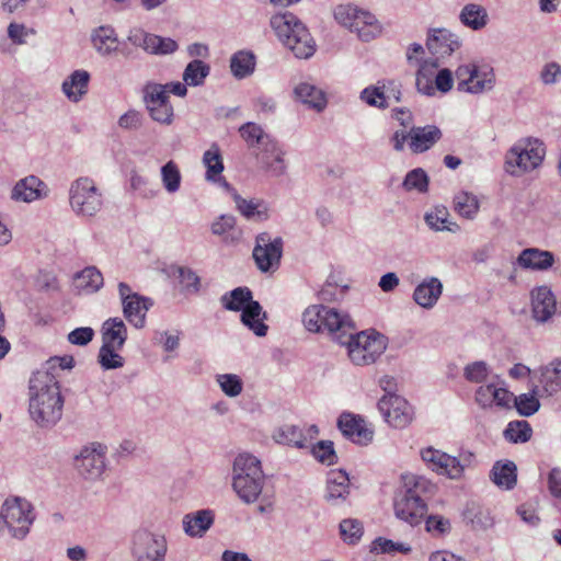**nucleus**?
I'll return each mask as SVG.
<instances>
[{
  "mask_svg": "<svg viewBox=\"0 0 561 561\" xmlns=\"http://www.w3.org/2000/svg\"><path fill=\"white\" fill-rule=\"evenodd\" d=\"M65 399L58 376L36 370L28 380V413L43 428L55 426L62 416Z\"/></svg>",
  "mask_w": 561,
  "mask_h": 561,
  "instance_id": "f257e3e1",
  "label": "nucleus"
},
{
  "mask_svg": "<svg viewBox=\"0 0 561 561\" xmlns=\"http://www.w3.org/2000/svg\"><path fill=\"white\" fill-rule=\"evenodd\" d=\"M279 41L297 58H310L316 51V44L306 25L291 12L274 14L270 21Z\"/></svg>",
  "mask_w": 561,
  "mask_h": 561,
  "instance_id": "f03ea898",
  "label": "nucleus"
},
{
  "mask_svg": "<svg viewBox=\"0 0 561 561\" xmlns=\"http://www.w3.org/2000/svg\"><path fill=\"white\" fill-rule=\"evenodd\" d=\"M355 329L354 327L350 332H341L336 335V341L347 346L348 357L354 365H371L387 350L388 339L375 330L355 333Z\"/></svg>",
  "mask_w": 561,
  "mask_h": 561,
  "instance_id": "7ed1b4c3",
  "label": "nucleus"
},
{
  "mask_svg": "<svg viewBox=\"0 0 561 561\" xmlns=\"http://www.w3.org/2000/svg\"><path fill=\"white\" fill-rule=\"evenodd\" d=\"M546 156L545 144L538 138L518 140L505 154V171L522 175L537 169Z\"/></svg>",
  "mask_w": 561,
  "mask_h": 561,
  "instance_id": "20e7f679",
  "label": "nucleus"
},
{
  "mask_svg": "<svg viewBox=\"0 0 561 561\" xmlns=\"http://www.w3.org/2000/svg\"><path fill=\"white\" fill-rule=\"evenodd\" d=\"M305 328L314 333L328 331L334 340L341 332L354 329V322L347 313L322 305L308 307L302 313Z\"/></svg>",
  "mask_w": 561,
  "mask_h": 561,
  "instance_id": "39448f33",
  "label": "nucleus"
},
{
  "mask_svg": "<svg viewBox=\"0 0 561 561\" xmlns=\"http://www.w3.org/2000/svg\"><path fill=\"white\" fill-rule=\"evenodd\" d=\"M1 518L12 538L24 540L36 519L33 504L24 497H8L1 507Z\"/></svg>",
  "mask_w": 561,
  "mask_h": 561,
  "instance_id": "423d86ee",
  "label": "nucleus"
},
{
  "mask_svg": "<svg viewBox=\"0 0 561 561\" xmlns=\"http://www.w3.org/2000/svg\"><path fill=\"white\" fill-rule=\"evenodd\" d=\"M69 204L77 216L91 218L102 209L103 195L92 179L82 176L70 185Z\"/></svg>",
  "mask_w": 561,
  "mask_h": 561,
  "instance_id": "0eeeda50",
  "label": "nucleus"
},
{
  "mask_svg": "<svg viewBox=\"0 0 561 561\" xmlns=\"http://www.w3.org/2000/svg\"><path fill=\"white\" fill-rule=\"evenodd\" d=\"M168 551L163 535L138 528L130 536V553L136 561H162Z\"/></svg>",
  "mask_w": 561,
  "mask_h": 561,
  "instance_id": "6e6552de",
  "label": "nucleus"
},
{
  "mask_svg": "<svg viewBox=\"0 0 561 561\" xmlns=\"http://www.w3.org/2000/svg\"><path fill=\"white\" fill-rule=\"evenodd\" d=\"M283 254V239L271 238L268 232L256 236L253 249V259L261 272H270L278 268Z\"/></svg>",
  "mask_w": 561,
  "mask_h": 561,
  "instance_id": "1a4fd4ad",
  "label": "nucleus"
},
{
  "mask_svg": "<svg viewBox=\"0 0 561 561\" xmlns=\"http://www.w3.org/2000/svg\"><path fill=\"white\" fill-rule=\"evenodd\" d=\"M378 410L385 421L396 428L407 427L414 416L412 405L400 396H382L378 401Z\"/></svg>",
  "mask_w": 561,
  "mask_h": 561,
  "instance_id": "9d476101",
  "label": "nucleus"
},
{
  "mask_svg": "<svg viewBox=\"0 0 561 561\" xmlns=\"http://www.w3.org/2000/svg\"><path fill=\"white\" fill-rule=\"evenodd\" d=\"M78 473L87 480H96L105 469V454L101 444L84 446L75 458Z\"/></svg>",
  "mask_w": 561,
  "mask_h": 561,
  "instance_id": "9b49d317",
  "label": "nucleus"
},
{
  "mask_svg": "<svg viewBox=\"0 0 561 561\" xmlns=\"http://www.w3.org/2000/svg\"><path fill=\"white\" fill-rule=\"evenodd\" d=\"M459 37L447 28H431L427 33L426 48L435 57L433 62H437L450 56L460 47Z\"/></svg>",
  "mask_w": 561,
  "mask_h": 561,
  "instance_id": "f8f14e48",
  "label": "nucleus"
},
{
  "mask_svg": "<svg viewBox=\"0 0 561 561\" xmlns=\"http://www.w3.org/2000/svg\"><path fill=\"white\" fill-rule=\"evenodd\" d=\"M421 457L428 468L450 479H459L463 473L460 461L446 453L428 447L421 451Z\"/></svg>",
  "mask_w": 561,
  "mask_h": 561,
  "instance_id": "ddd939ff",
  "label": "nucleus"
},
{
  "mask_svg": "<svg viewBox=\"0 0 561 561\" xmlns=\"http://www.w3.org/2000/svg\"><path fill=\"white\" fill-rule=\"evenodd\" d=\"M239 133L248 148L251 149L255 156L262 151L275 150V144L278 142L270 134L265 133L261 125L253 122L241 125Z\"/></svg>",
  "mask_w": 561,
  "mask_h": 561,
  "instance_id": "4468645a",
  "label": "nucleus"
},
{
  "mask_svg": "<svg viewBox=\"0 0 561 561\" xmlns=\"http://www.w3.org/2000/svg\"><path fill=\"white\" fill-rule=\"evenodd\" d=\"M393 508L397 518L411 526H417L422 523L427 512V504H420L417 500H413L399 491L394 497Z\"/></svg>",
  "mask_w": 561,
  "mask_h": 561,
  "instance_id": "2eb2a0df",
  "label": "nucleus"
},
{
  "mask_svg": "<svg viewBox=\"0 0 561 561\" xmlns=\"http://www.w3.org/2000/svg\"><path fill=\"white\" fill-rule=\"evenodd\" d=\"M533 317L536 321L545 323L556 312V297L550 287L542 285L530 291Z\"/></svg>",
  "mask_w": 561,
  "mask_h": 561,
  "instance_id": "dca6fc26",
  "label": "nucleus"
},
{
  "mask_svg": "<svg viewBox=\"0 0 561 561\" xmlns=\"http://www.w3.org/2000/svg\"><path fill=\"white\" fill-rule=\"evenodd\" d=\"M337 427L345 437L359 445H367L374 436L373 431L367 428L365 421L351 413L340 415Z\"/></svg>",
  "mask_w": 561,
  "mask_h": 561,
  "instance_id": "f3484780",
  "label": "nucleus"
},
{
  "mask_svg": "<svg viewBox=\"0 0 561 561\" xmlns=\"http://www.w3.org/2000/svg\"><path fill=\"white\" fill-rule=\"evenodd\" d=\"M442 137L443 133L436 125L412 126L408 145L412 153L419 154L432 149Z\"/></svg>",
  "mask_w": 561,
  "mask_h": 561,
  "instance_id": "a211bd4d",
  "label": "nucleus"
},
{
  "mask_svg": "<svg viewBox=\"0 0 561 561\" xmlns=\"http://www.w3.org/2000/svg\"><path fill=\"white\" fill-rule=\"evenodd\" d=\"M411 499L417 500L420 504H427L437 492V485L422 476H404L403 486L400 490Z\"/></svg>",
  "mask_w": 561,
  "mask_h": 561,
  "instance_id": "6ab92c4d",
  "label": "nucleus"
},
{
  "mask_svg": "<svg viewBox=\"0 0 561 561\" xmlns=\"http://www.w3.org/2000/svg\"><path fill=\"white\" fill-rule=\"evenodd\" d=\"M46 184L35 175H28L15 183L11 191V199L15 202L32 203L46 195Z\"/></svg>",
  "mask_w": 561,
  "mask_h": 561,
  "instance_id": "aec40b11",
  "label": "nucleus"
},
{
  "mask_svg": "<svg viewBox=\"0 0 561 561\" xmlns=\"http://www.w3.org/2000/svg\"><path fill=\"white\" fill-rule=\"evenodd\" d=\"M265 477L249 476V473L233 474L232 488L239 499L247 503H254L262 493Z\"/></svg>",
  "mask_w": 561,
  "mask_h": 561,
  "instance_id": "412c9836",
  "label": "nucleus"
},
{
  "mask_svg": "<svg viewBox=\"0 0 561 561\" xmlns=\"http://www.w3.org/2000/svg\"><path fill=\"white\" fill-rule=\"evenodd\" d=\"M554 254L538 248L524 249L517 256V264L525 270L547 271L554 264Z\"/></svg>",
  "mask_w": 561,
  "mask_h": 561,
  "instance_id": "4be33fe9",
  "label": "nucleus"
},
{
  "mask_svg": "<svg viewBox=\"0 0 561 561\" xmlns=\"http://www.w3.org/2000/svg\"><path fill=\"white\" fill-rule=\"evenodd\" d=\"M215 514L211 510H199L183 517V529L190 537L201 538L214 524Z\"/></svg>",
  "mask_w": 561,
  "mask_h": 561,
  "instance_id": "5701e85b",
  "label": "nucleus"
},
{
  "mask_svg": "<svg viewBox=\"0 0 561 561\" xmlns=\"http://www.w3.org/2000/svg\"><path fill=\"white\" fill-rule=\"evenodd\" d=\"M443 293V284L436 277L424 279L413 293V300L425 309L433 308Z\"/></svg>",
  "mask_w": 561,
  "mask_h": 561,
  "instance_id": "b1692460",
  "label": "nucleus"
},
{
  "mask_svg": "<svg viewBox=\"0 0 561 561\" xmlns=\"http://www.w3.org/2000/svg\"><path fill=\"white\" fill-rule=\"evenodd\" d=\"M350 494V478L344 470H332L327 478V502L335 504L337 501H345Z\"/></svg>",
  "mask_w": 561,
  "mask_h": 561,
  "instance_id": "393cba45",
  "label": "nucleus"
},
{
  "mask_svg": "<svg viewBox=\"0 0 561 561\" xmlns=\"http://www.w3.org/2000/svg\"><path fill=\"white\" fill-rule=\"evenodd\" d=\"M489 477L500 489L512 490L517 483V467L512 460H497L494 462Z\"/></svg>",
  "mask_w": 561,
  "mask_h": 561,
  "instance_id": "a878e982",
  "label": "nucleus"
},
{
  "mask_svg": "<svg viewBox=\"0 0 561 561\" xmlns=\"http://www.w3.org/2000/svg\"><path fill=\"white\" fill-rule=\"evenodd\" d=\"M265 319H267V314L256 300L248 304L241 311V322L260 337L267 334L268 327L264 323Z\"/></svg>",
  "mask_w": 561,
  "mask_h": 561,
  "instance_id": "bb28decb",
  "label": "nucleus"
},
{
  "mask_svg": "<svg viewBox=\"0 0 561 561\" xmlns=\"http://www.w3.org/2000/svg\"><path fill=\"white\" fill-rule=\"evenodd\" d=\"M122 305L126 320L136 329H142L146 323V314L153 305L152 300L144 296H138L137 299L127 300Z\"/></svg>",
  "mask_w": 561,
  "mask_h": 561,
  "instance_id": "cd10ccee",
  "label": "nucleus"
},
{
  "mask_svg": "<svg viewBox=\"0 0 561 561\" xmlns=\"http://www.w3.org/2000/svg\"><path fill=\"white\" fill-rule=\"evenodd\" d=\"M285 151L280 148L279 144H275V150L262 151L256 154V160L261 168L271 176L279 178L286 173L287 165L284 160Z\"/></svg>",
  "mask_w": 561,
  "mask_h": 561,
  "instance_id": "c85d7f7f",
  "label": "nucleus"
},
{
  "mask_svg": "<svg viewBox=\"0 0 561 561\" xmlns=\"http://www.w3.org/2000/svg\"><path fill=\"white\" fill-rule=\"evenodd\" d=\"M233 202L239 213L249 220L264 221L268 218V208L261 199H245L233 192Z\"/></svg>",
  "mask_w": 561,
  "mask_h": 561,
  "instance_id": "c756f323",
  "label": "nucleus"
},
{
  "mask_svg": "<svg viewBox=\"0 0 561 561\" xmlns=\"http://www.w3.org/2000/svg\"><path fill=\"white\" fill-rule=\"evenodd\" d=\"M462 516L476 530H486L494 525L490 510L473 501L467 503Z\"/></svg>",
  "mask_w": 561,
  "mask_h": 561,
  "instance_id": "7c9ffc66",
  "label": "nucleus"
},
{
  "mask_svg": "<svg viewBox=\"0 0 561 561\" xmlns=\"http://www.w3.org/2000/svg\"><path fill=\"white\" fill-rule=\"evenodd\" d=\"M127 340V328L121 318H110L102 325V344L122 348Z\"/></svg>",
  "mask_w": 561,
  "mask_h": 561,
  "instance_id": "2f4dec72",
  "label": "nucleus"
},
{
  "mask_svg": "<svg viewBox=\"0 0 561 561\" xmlns=\"http://www.w3.org/2000/svg\"><path fill=\"white\" fill-rule=\"evenodd\" d=\"M89 81L88 71L76 70L62 82V92L70 101L78 102L88 92Z\"/></svg>",
  "mask_w": 561,
  "mask_h": 561,
  "instance_id": "473e14b6",
  "label": "nucleus"
},
{
  "mask_svg": "<svg viewBox=\"0 0 561 561\" xmlns=\"http://www.w3.org/2000/svg\"><path fill=\"white\" fill-rule=\"evenodd\" d=\"M350 30L356 32L363 42L376 38L381 31L375 15L365 10L359 11Z\"/></svg>",
  "mask_w": 561,
  "mask_h": 561,
  "instance_id": "72a5a7b5",
  "label": "nucleus"
},
{
  "mask_svg": "<svg viewBox=\"0 0 561 561\" xmlns=\"http://www.w3.org/2000/svg\"><path fill=\"white\" fill-rule=\"evenodd\" d=\"M296 98L310 108L321 112L327 106L325 93L313 84L302 82L295 88Z\"/></svg>",
  "mask_w": 561,
  "mask_h": 561,
  "instance_id": "f704fd0d",
  "label": "nucleus"
},
{
  "mask_svg": "<svg viewBox=\"0 0 561 561\" xmlns=\"http://www.w3.org/2000/svg\"><path fill=\"white\" fill-rule=\"evenodd\" d=\"M94 48L102 56H108L118 49V38L112 26H99L91 35Z\"/></svg>",
  "mask_w": 561,
  "mask_h": 561,
  "instance_id": "c9c22d12",
  "label": "nucleus"
},
{
  "mask_svg": "<svg viewBox=\"0 0 561 561\" xmlns=\"http://www.w3.org/2000/svg\"><path fill=\"white\" fill-rule=\"evenodd\" d=\"M539 382L542 391L548 396L561 390V359L557 358L549 366L541 368Z\"/></svg>",
  "mask_w": 561,
  "mask_h": 561,
  "instance_id": "e433bc0d",
  "label": "nucleus"
},
{
  "mask_svg": "<svg viewBox=\"0 0 561 561\" xmlns=\"http://www.w3.org/2000/svg\"><path fill=\"white\" fill-rule=\"evenodd\" d=\"M230 69L237 79L251 76L255 69V56L249 50H239L230 58Z\"/></svg>",
  "mask_w": 561,
  "mask_h": 561,
  "instance_id": "4c0bfd02",
  "label": "nucleus"
},
{
  "mask_svg": "<svg viewBox=\"0 0 561 561\" xmlns=\"http://www.w3.org/2000/svg\"><path fill=\"white\" fill-rule=\"evenodd\" d=\"M459 19L465 26L478 31L486 25L488 13L482 5L469 3L462 8Z\"/></svg>",
  "mask_w": 561,
  "mask_h": 561,
  "instance_id": "58836bf2",
  "label": "nucleus"
},
{
  "mask_svg": "<svg viewBox=\"0 0 561 561\" xmlns=\"http://www.w3.org/2000/svg\"><path fill=\"white\" fill-rule=\"evenodd\" d=\"M220 301L227 310L242 311L248 304L253 301L252 291L248 287H237L226 293Z\"/></svg>",
  "mask_w": 561,
  "mask_h": 561,
  "instance_id": "ea45409f",
  "label": "nucleus"
},
{
  "mask_svg": "<svg viewBox=\"0 0 561 561\" xmlns=\"http://www.w3.org/2000/svg\"><path fill=\"white\" fill-rule=\"evenodd\" d=\"M436 68H438V64L432 62V60H424L421 64L415 81L419 92L430 96L434 95L435 87L433 85V76Z\"/></svg>",
  "mask_w": 561,
  "mask_h": 561,
  "instance_id": "a19ab883",
  "label": "nucleus"
},
{
  "mask_svg": "<svg viewBox=\"0 0 561 561\" xmlns=\"http://www.w3.org/2000/svg\"><path fill=\"white\" fill-rule=\"evenodd\" d=\"M249 473L254 477H265L261 467V461L251 454H240L233 461V474Z\"/></svg>",
  "mask_w": 561,
  "mask_h": 561,
  "instance_id": "79ce46f5",
  "label": "nucleus"
},
{
  "mask_svg": "<svg viewBox=\"0 0 561 561\" xmlns=\"http://www.w3.org/2000/svg\"><path fill=\"white\" fill-rule=\"evenodd\" d=\"M209 72L210 67L206 62L199 59H194L188 62L184 69L183 80L191 87L202 85Z\"/></svg>",
  "mask_w": 561,
  "mask_h": 561,
  "instance_id": "37998d69",
  "label": "nucleus"
},
{
  "mask_svg": "<svg viewBox=\"0 0 561 561\" xmlns=\"http://www.w3.org/2000/svg\"><path fill=\"white\" fill-rule=\"evenodd\" d=\"M273 438L276 443L283 445L295 446L297 448H304L306 446L301 430L295 425L280 426L274 432Z\"/></svg>",
  "mask_w": 561,
  "mask_h": 561,
  "instance_id": "c03bdc74",
  "label": "nucleus"
},
{
  "mask_svg": "<svg viewBox=\"0 0 561 561\" xmlns=\"http://www.w3.org/2000/svg\"><path fill=\"white\" fill-rule=\"evenodd\" d=\"M178 49L179 44L173 38L151 33L146 53L154 56H167L174 54Z\"/></svg>",
  "mask_w": 561,
  "mask_h": 561,
  "instance_id": "a18cd8bd",
  "label": "nucleus"
},
{
  "mask_svg": "<svg viewBox=\"0 0 561 561\" xmlns=\"http://www.w3.org/2000/svg\"><path fill=\"white\" fill-rule=\"evenodd\" d=\"M448 211L446 208L436 207L433 211L425 215V222L428 227L436 231H451L455 232L459 229V226L455 222L448 221Z\"/></svg>",
  "mask_w": 561,
  "mask_h": 561,
  "instance_id": "49530a36",
  "label": "nucleus"
},
{
  "mask_svg": "<svg viewBox=\"0 0 561 561\" xmlns=\"http://www.w3.org/2000/svg\"><path fill=\"white\" fill-rule=\"evenodd\" d=\"M78 287L85 289L89 293H95L103 286V276L101 272L94 267L89 266L79 272L76 276Z\"/></svg>",
  "mask_w": 561,
  "mask_h": 561,
  "instance_id": "de8ad7c7",
  "label": "nucleus"
},
{
  "mask_svg": "<svg viewBox=\"0 0 561 561\" xmlns=\"http://www.w3.org/2000/svg\"><path fill=\"white\" fill-rule=\"evenodd\" d=\"M454 207L460 216L472 219L479 210V202L473 194L460 192L454 197Z\"/></svg>",
  "mask_w": 561,
  "mask_h": 561,
  "instance_id": "09e8293b",
  "label": "nucleus"
},
{
  "mask_svg": "<svg viewBox=\"0 0 561 561\" xmlns=\"http://www.w3.org/2000/svg\"><path fill=\"white\" fill-rule=\"evenodd\" d=\"M142 101L146 106L170 102L168 85L147 82L142 88Z\"/></svg>",
  "mask_w": 561,
  "mask_h": 561,
  "instance_id": "8fccbe9b",
  "label": "nucleus"
},
{
  "mask_svg": "<svg viewBox=\"0 0 561 561\" xmlns=\"http://www.w3.org/2000/svg\"><path fill=\"white\" fill-rule=\"evenodd\" d=\"M494 82L495 76L493 69L480 71L479 68H477V76L472 81H468V83L465 85L463 91L472 94L483 93L485 91L492 90L494 87Z\"/></svg>",
  "mask_w": 561,
  "mask_h": 561,
  "instance_id": "3c124183",
  "label": "nucleus"
},
{
  "mask_svg": "<svg viewBox=\"0 0 561 561\" xmlns=\"http://www.w3.org/2000/svg\"><path fill=\"white\" fill-rule=\"evenodd\" d=\"M531 434L533 430L526 421L510 422L504 430L505 439L514 444L528 442Z\"/></svg>",
  "mask_w": 561,
  "mask_h": 561,
  "instance_id": "603ef678",
  "label": "nucleus"
},
{
  "mask_svg": "<svg viewBox=\"0 0 561 561\" xmlns=\"http://www.w3.org/2000/svg\"><path fill=\"white\" fill-rule=\"evenodd\" d=\"M386 85H369L360 92V100L369 106L385 110L389 106L385 94Z\"/></svg>",
  "mask_w": 561,
  "mask_h": 561,
  "instance_id": "864d4df0",
  "label": "nucleus"
},
{
  "mask_svg": "<svg viewBox=\"0 0 561 561\" xmlns=\"http://www.w3.org/2000/svg\"><path fill=\"white\" fill-rule=\"evenodd\" d=\"M203 162L206 167V180L216 181V176H218L224 171V163L217 147H213L211 149L205 151L203 156Z\"/></svg>",
  "mask_w": 561,
  "mask_h": 561,
  "instance_id": "5fc2aeb1",
  "label": "nucleus"
},
{
  "mask_svg": "<svg viewBox=\"0 0 561 561\" xmlns=\"http://www.w3.org/2000/svg\"><path fill=\"white\" fill-rule=\"evenodd\" d=\"M402 186L408 192L417 191L419 193H425L428 190V176L423 169H413L405 175Z\"/></svg>",
  "mask_w": 561,
  "mask_h": 561,
  "instance_id": "6e6d98bb",
  "label": "nucleus"
},
{
  "mask_svg": "<svg viewBox=\"0 0 561 561\" xmlns=\"http://www.w3.org/2000/svg\"><path fill=\"white\" fill-rule=\"evenodd\" d=\"M119 348L108 345L100 347L98 362L105 370L116 369L124 366V358L117 353Z\"/></svg>",
  "mask_w": 561,
  "mask_h": 561,
  "instance_id": "4d7b16f0",
  "label": "nucleus"
},
{
  "mask_svg": "<svg viewBox=\"0 0 561 561\" xmlns=\"http://www.w3.org/2000/svg\"><path fill=\"white\" fill-rule=\"evenodd\" d=\"M538 393V386L533 389L531 393H523L514 398L515 407L518 413L523 416H531L539 408V400L536 398Z\"/></svg>",
  "mask_w": 561,
  "mask_h": 561,
  "instance_id": "13d9d810",
  "label": "nucleus"
},
{
  "mask_svg": "<svg viewBox=\"0 0 561 561\" xmlns=\"http://www.w3.org/2000/svg\"><path fill=\"white\" fill-rule=\"evenodd\" d=\"M161 178L163 187L169 193H175L181 185V173L178 165L173 161L167 162L161 168Z\"/></svg>",
  "mask_w": 561,
  "mask_h": 561,
  "instance_id": "bf43d9fd",
  "label": "nucleus"
},
{
  "mask_svg": "<svg viewBox=\"0 0 561 561\" xmlns=\"http://www.w3.org/2000/svg\"><path fill=\"white\" fill-rule=\"evenodd\" d=\"M151 119L162 125H171L174 119V110L170 102L154 105H147Z\"/></svg>",
  "mask_w": 561,
  "mask_h": 561,
  "instance_id": "052dcab7",
  "label": "nucleus"
},
{
  "mask_svg": "<svg viewBox=\"0 0 561 561\" xmlns=\"http://www.w3.org/2000/svg\"><path fill=\"white\" fill-rule=\"evenodd\" d=\"M371 551L376 553L394 554L400 552L407 554L411 551V547L402 542H394L390 539L378 537L373 541Z\"/></svg>",
  "mask_w": 561,
  "mask_h": 561,
  "instance_id": "680f3d73",
  "label": "nucleus"
},
{
  "mask_svg": "<svg viewBox=\"0 0 561 561\" xmlns=\"http://www.w3.org/2000/svg\"><path fill=\"white\" fill-rule=\"evenodd\" d=\"M217 382L222 392L228 397H237L243 389L241 378L234 374H222L217 376Z\"/></svg>",
  "mask_w": 561,
  "mask_h": 561,
  "instance_id": "e2e57ef3",
  "label": "nucleus"
},
{
  "mask_svg": "<svg viewBox=\"0 0 561 561\" xmlns=\"http://www.w3.org/2000/svg\"><path fill=\"white\" fill-rule=\"evenodd\" d=\"M340 533L344 541L355 543L363 536V525L357 519H343L340 523Z\"/></svg>",
  "mask_w": 561,
  "mask_h": 561,
  "instance_id": "0e129e2a",
  "label": "nucleus"
},
{
  "mask_svg": "<svg viewBox=\"0 0 561 561\" xmlns=\"http://www.w3.org/2000/svg\"><path fill=\"white\" fill-rule=\"evenodd\" d=\"M426 531L433 536H443L450 531V520L442 515L433 514L428 515L425 520Z\"/></svg>",
  "mask_w": 561,
  "mask_h": 561,
  "instance_id": "69168bd1",
  "label": "nucleus"
},
{
  "mask_svg": "<svg viewBox=\"0 0 561 561\" xmlns=\"http://www.w3.org/2000/svg\"><path fill=\"white\" fill-rule=\"evenodd\" d=\"M312 454L317 460L329 466L335 463L337 459L331 440H320L312 448Z\"/></svg>",
  "mask_w": 561,
  "mask_h": 561,
  "instance_id": "338daca9",
  "label": "nucleus"
},
{
  "mask_svg": "<svg viewBox=\"0 0 561 561\" xmlns=\"http://www.w3.org/2000/svg\"><path fill=\"white\" fill-rule=\"evenodd\" d=\"M489 367L484 362H474L465 367L463 376L470 382L481 383L486 380Z\"/></svg>",
  "mask_w": 561,
  "mask_h": 561,
  "instance_id": "774afa93",
  "label": "nucleus"
}]
</instances>
